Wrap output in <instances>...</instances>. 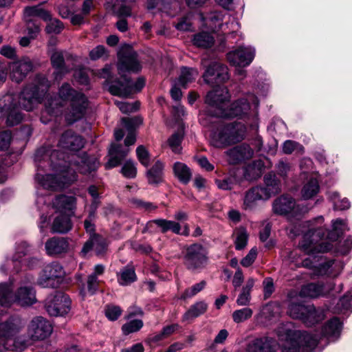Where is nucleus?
Here are the masks:
<instances>
[{"label":"nucleus","instance_id":"nucleus-1","mask_svg":"<svg viewBox=\"0 0 352 352\" xmlns=\"http://www.w3.org/2000/svg\"><path fill=\"white\" fill-rule=\"evenodd\" d=\"M34 159L38 168L35 179L43 188L58 190L76 181V172L67 164L63 153L40 148L36 151Z\"/></svg>","mask_w":352,"mask_h":352},{"label":"nucleus","instance_id":"nucleus-2","mask_svg":"<svg viewBox=\"0 0 352 352\" xmlns=\"http://www.w3.org/2000/svg\"><path fill=\"white\" fill-rule=\"evenodd\" d=\"M230 97L226 87H219L208 92L206 97L207 109L205 113L200 115L201 124L208 126V119L210 117L241 118L248 116L250 111L254 115L257 113L258 100L254 94H249L246 98L234 101L228 109H226Z\"/></svg>","mask_w":352,"mask_h":352},{"label":"nucleus","instance_id":"nucleus-3","mask_svg":"<svg viewBox=\"0 0 352 352\" xmlns=\"http://www.w3.org/2000/svg\"><path fill=\"white\" fill-rule=\"evenodd\" d=\"M69 102V106L65 110V118L68 124H73L81 119L87 106L85 96L75 90L67 82L63 83L58 89V99H47L45 103V109L43 112L41 120L45 113L58 116L62 112L60 108L63 103Z\"/></svg>","mask_w":352,"mask_h":352},{"label":"nucleus","instance_id":"nucleus-4","mask_svg":"<svg viewBox=\"0 0 352 352\" xmlns=\"http://www.w3.org/2000/svg\"><path fill=\"white\" fill-rule=\"evenodd\" d=\"M323 221V217H319L311 223L306 222L292 225L288 228V235L294 238L303 232V228L310 227L299 243L300 248L307 254L327 252L331 249V244L323 241L327 230L322 226Z\"/></svg>","mask_w":352,"mask_h":352},{"label":"nucleus","instance_id":"nucleus-5","mask_svg":"<svg viewBox=\"0 0 352 352\" xmlns=\"http://www.w3.org/2000/svg\"><path fill=\"white\" fill-rule=\"evenodd\" d=\"M118 70L121 78L111 82L109 92L114 96L127 98L133 94V82L124 76L126 72H138L141 65L137 58V53L129 47H122L118 52Z\"/></svg>","mask_w":352,"mask_h":352},{"label":"nucleus","instance_id":"nucleus-6","mask_svg":"<svg viewBox=\"0 0 352 352\" xmlns=\"http://www.w3.org/2000/svg\"><path fill=\"white\" fill-rule=\"evenodd\" d=\"M50 87V82L45 76L36 75L34 82L27 85L21 91L19 99V104L25 110L32 111L41 102Z\"/></svg>","mask_w":352,"mask_h":352},{"label":"nucleus","instance_id":"nucleus-7","mask_svg":"<svg viewBox=\"0 0 352 352\" xmlns=\"http://www.w3.org/2000/svg\"><path fill=\"white\" fill-rule=\"evenodd\" d=\"M280 340H285L282 344V352H298L300 347L307 351H312L318 344V337L306 332L287 329L283 335L278 331Z\"/></svg>","mask_w":352,"mask_h":352},{"label":"nucleus","instance_id":"nucleus-8","mask_svg":"<svg viewBox=\"0 0 352 352\" xmlns=\"http://www.w3.org/2000/svg\"><path fill=\"white\" fill-rule=\"evenodd\" d=\"M36 301V292L32 285H20L13 294L12 284H0V306L9 307L13 302L21 306H29Z\"/></svg>","mask_w":352,"mask_h":352},{"label":"nucleus","instance_id":"nucleus-9","mask_svg":"<svg viewBox=\"0 0 352 352\" xmlns=\"http://www.w3.org/2000/svg\"><path fill=\"white\" fill-rule=\"evenodd\" d=\"M244 137V127L241 124L229 123L218 124L217 131L211 135V144L217 148H223L240 142Z\"/></svg>","mask_w":352,"mask_h":352},{"label":"nucleus","instance_id":"nucleus-10","mask_svg":"<svg viewBox=\"0 0 352 352\" xmlns=\"http://www.w3.org/2000/svg\"><path fill=\"white\" fill-rule=\"evenodd\" d=\"M184 263L192 272L204 269L208 263L207 252L204 248L198 243L187 246L184 251Z\"/></svg>","mask_w":352,"mask_h":352},{"label":"nucleus","instance_id":"nucleus-11","mask_svg":"<svg viewBox=\"0 0 352 352\" xmlns=\"http://www.w3.org/2000/svg\"><path fill=\"white\" fill-rule=\"evenodd\" d=\"M52 332V327L49 321L42 316L33 318L27 327V335L23 336L28 341L27 347L32 342L43 340L49 337Z\"/></svg>","mask_w":352,"mask_h":352},{"label":"nucleus","instance_id":"nucleus-12","mask_svg":"<svg viewBox=\"0 0 352 352\" xmlns=\"http://www.w3.org/2000/svg\"><path fill=\"white\" fill-rule=\"evenodd\" d=\"M65 276L63 267L56 262L51 263L41 270L36 283L43 288H56Z\"/></svg>","mask_w":352,"mask_h":352},{"label":"nucleus","instance_id":"nucleus-13","mask_svg":"<svg viewBox=\"0 0 352 352\" xmlns=\"http://www.w3.org/2000/svg\"><path fill=\"white\" fill-rule=\"evenodd\" d=\"M23 114L19 111L12 95H7L0 101V120H5L9 126L19 124L23 120Z\"/></svg>","mask_w":352,"mask_h":352},{"label":"nucleus","instance_id":"nucleus-14","mask_svg":"<svg viewBox=\"0 0 352 352\" xmlns=\"http://www.w3.org/2000/svg\"><path fill=\"white\" fill-rule=\"evenodd\" d=\"M70 306L69 297L62 292H56L55 294L47 296L45 300L46 311L52 316L67 314L70 310Z\"/></svg>","mask_w":352,"mask_h":352},{"label":"nucleus","instance_id":"nucleus-15","mask_svg":"<svg viewBox=\"0 0 352 352\" xmlns=\"http://www.w3.org/2000/svg\"><path fill=\"white\" fill-rule=\"evenodd\" d=\"M203 78L208 84L223 83L229 78L228 67L219 62H213L206 68Z\"/></svg>","mask_w":352,"mask_h":352},{"label":"nucleus","instance_id":"nucleus-16","mask_svg":"<svg viewBox=\"0 0 352 352\" xmlns=\"http://www.w3.org/2000/svg\"><path fill=\"white\" fill-rule=\"evenodd\" d=\"M255 50L250 47H240L227 54L230 63L235 67L249 65L254 57Z\"/></svg>","mask_w":352,"mask_h":352},{"label":"nucleus","instance_id":"nucleus-17","mask_svg":"<svg viewBox=\"0 0 352 352\" xmlns=\"http://www.w3.org/2000/svg\"><path fill=\"white\" fill-rule=\"evenodd\" d=\"M34 64L32 60L27 56L14 62L10 65V78L16 82H21L27 75L33 70Z\"/></svg>","mask_w":352,"mask_h":352},{"label":"nucleus","instance_id":"nucleus-18","mask_svg":"<svg viewBox=\"0 0 352 352\" xmlns=\"http://www.w3.org/2000/svg\"><path fill=\"white\" fill-rule=\"evenodd\" d=\"M267 200L266 196L261 190V186H256L245 192L241 207L245 211H254L257 208L259 201Z\"/></svg>","mask_w":352,"mask_h":352},{"label":"nucleus","instance_id":"nucleus-19","mask_svg":"<svg viewBox=\"0 0 352 352\" xmlns=\"http://www.w3.org/2000/svg\"><path fill=\"white\" fill-rule=\"evenodd\" d=\"M85 144V141L81 136L72 130L65 131L60 136L58 146L65 150L78 151Z\"/></svg>","mask_w":352,"mask_h":352},{"label":"nucleus","instance_id":"nucleus-20","mask_svg":"<svg viewBox=\"0 0 352 352\" xmlns=\"http://www.w3.org/2000/svg\"><path fill=\"white\" fill-rule=\"evenodd\" d=\"M228 160L230 164H236L250 160L254 155V151L249 145L241 144L226 151Z\"/></svg>","mask_w":352,"mask_h":352},{"label":"nucleus","instance_id":"nucleus-21","mask_svg":"<svg viewBox=\"0 0 352 352\" xmlns=\"http://www.w3.org/2000/svg\"><path fill=\"white\" fill-rule=\"evenodd\" d=\"M65 52L58 50H52L50 52L51 63L55 69L54 76L56 80H60L63 76L69 72L65 65Z\"/></svg>","mask_w":352,"mask_h":352},{"label":"nucleus","instance_id":"nucleus-22","mask_svg":"<svg viewBox=\"0 0 352 352\" xmlns=\"http://www.w3.org/2000/svg\"><path fill=\"white\" fill-rule=\"evenodd\" d=\"M333 289L332 283L327 285H320L316 283H309L303 285L299 292L301 297L317 298L320 296H324L330 290Z\"/></svg>","mask_w":352,"mask_h":352},{"label":"nucleus","instance_id":"nucleus-23","mask_svg":"<svg viewBox=\"0 0 352 352\" xmlns=\"http://www.w3.org/2000/svg\"><path fill=\"white\" fill-rule=\"evenodd\" d=\"M263 182L264 186H261V190L266 196L267 200L272 196L280 192L281 184L274 174H266L263 177Z\"/></svg>","mask_w":352,"mask_h":352},{"label":"nucleus","instance_id":"nucleus-24","mask_svg":"<svg viewBox=\"0 0 352 352\" xmlns=\"http://www.w3.org/2000/svg\"><path fill=\"white\" fill-rule=\"evenodd\" d=\"M295 206V200L292 197L282 195L274 201L272 210L275 214L285 215L292 212L294 209Z\"/></svg>","mask_w":352,"mask_h":352},{"label":"nucleus","instance_id":"nucleus-25","mask_svg":"<svg viewBox=\"0 0 352 352\" xmlns=\"http://www.w3.org/2000/svg\"><path fill=\"white\" fill-rule=\"evenodd\" d=\"M76 199L73 196L60 195L56 196L52 201V206L57 213L67 214L74 209Z\"/></svg>","mask_w":352,"mask_h":352},{"label":"nucleus","instance_id":"nucleus-26","mask_svg":"<svg viewBox=\"0 0 352 352\" xmlns=\"http://www.w3.org/2000/svg\"><path fill=\"white\" fill-rule=\"evenodd\" d=\"M129 152V148H122L120 145L112 144L109 151L110 158L105 164L106 168H111L118 166Z\"/></svg>","mask_w":352,"mask_h":352},{"label":"nucleus","instance_id":"nucleus-27","mask_svg":"<svg viewBox=\"0 0 352 352\" xmlns=\"http://www.w3.org/2000/svg\"><path fill=\"white\" fill-rule=\"evenodd\" d=\"M45 249L50 255L58 254L68 250L69 243L63 237H52L45 243Z\"/></svg>","mask_w":352,"mask_h":352},{"label":"nucleus","instance_id":"nucleus-28","mask_svg":"<svg viewBox=\"0 0 352 352\" xmlns=\"http://www.w3.org/2000/svg\"><path fill=\"white\" fill-rule=\"evenodd\" d=\"M248 352H275L272 340L267 338H257L249 343Z\"/></svg>","mask_w":352,"mask_h":352},{"label":"nucleus","instance_id":"nucleus-29","mask_svg":"<svg viewBox=\"0 0 352 352\" xmlns=\"http://www.w3.org/2000/svg\"><path fill=\"white\" fill-rule=\"evenodd\" d=\"M72 229V222L67 214L58 213L54 218L52 232L66 233Z\"/></svg>","mask_w":352,"mask_h":352},{"label":"nucleus","instance_id":"nucleus-30","mask_svg":"<svg viewBox=\"0 0 352 352\" xmlns=\"http://www.w3.org/2000/svg\"><path fill=\"white\" fill-rule=\"evenodd\" d=\"M254 283L255 280L253 278H249L246 280L236 300L238 306L245 307L250 305L251 301V292L254 287Z\"/></svg>","mask_w":352,"mask_h":352},{"label":"nucleus","instance_id":"nucleus-31","mask_svg":"<svg viewBox=\"0 0 352 352\" xmlns=\"http://www.w3.org/2000/svg\"><path fill=\"white\" fill-rule=\"evenodd\" d=\"M320 191L318 179L310 176L305 182L301 189V196L304 199H309L315 197Z\"/></svg>","mask_w":352,"mask_h":352},{"label":"nucleus","instance_id":"nucleus-32","mask_svg":"<svg viewBox=\"0 0 352 352\" xmlns=\"http://www.w3.org/2000/svg\"><path fill=\"white\" fill-rule=\"evenodd\" d=\"M342 323L337 318L330 320L323 327L322 334L331 340H336L340 334Z\"/></svg>","mask_w":352,"mask_h":352},{"label":"nucleus","instance_id":"nucleus-33","mask_svg":"<svg viewBox=\"0 0 352 352\" xmlns=\"http://www.w3.org/2000/svg\"><path fill=\"white\" fill-rule=\"evenodd\" d=\"M106 242L104 239L98 235H95L87 241L83 248L82 252L84 253L88 252L89 250H93L97 254H102L106 249Z\"/></svg>","mask_w":352,"mask_h":352},{"label":"nucleus","instance_id":"nucleus-34","mask_svg":"<svg viewBox=\"0 0 352 352\" xmlns=\"http://www.w3.org/2000/svg\"><path fill=\"white\" fill-rule=\"evenodd\" d=\"M164 164L157 161L153 166L147 170L146 177L150 184H157L162 182Z\"/></svg>","mask_w":352,"mask_h":352},{"label":"nucleus","instance_id":"nucleus-35","mask_svg":"<svg viewBox=\"0 0 352 352\" xmlns=\"http://www.w3.org/2000/svg\"><path fill=\"white\" fill-rule=\"evenodd\" d=\"M136 274L133 267L126 266L117 273V280L120 285L126 286L136 280Z\"/></svg>","mask_w":352,"mask_h":352},{"label":"nucleus","instance_id":"nucleus-36","mask_svg":"<svg viewBox=\"0 0 352 352\" xmlns=\"http://www.w3.org/2000/svg\"><path fill=\"white\" fill-rule=\"evenodd\" d=\"M184 131L182 129L173 133L165 143L175 153H181L182 150V142L184 140Z\"/></svg>","mask_w":352,"mask_h":352},{"label":"nucleus","instance_id":"nucleus-37","mask_svg":"<svg viewBox=\"0 0 352 352\" xmlns=\"http://www.w3.org/2000/svg\"><path fill=\"white\" fill-rule=\"evenodd\" d=\"M307 307H311L314 310L305 311L301 321L307 326H311L321 320L324 318V313L321 309H316L313 305H307Z\"/></svg>","mask_w":352,"mask_h":352},{"label":"nucleus","instance_id":"nucleus-38","mask_svg":"<svg viewBox=\"0 0 352 352\" xmlns=\"http://www.w3.org/2000/svg\"><path fill=\"white\" fill-rule=\"evenodd\" d=\"M208 309V305L204 301L197 302L184 314L183 320H189L204 314Z\"/></svg>","mask_w":352,"mask_h":352},{"label":"nucleus","instance_id":"nucleus-39","mask_svg":"<svg viewBox=\"0 0 352 352\" xmlns=\"http://www.w3.org/2000/svg\"><path fill=\"white\" fill-rule=\"evenodd\" d=\"M192 43L198 47L209 48L213 45L214 38L211 34L202 32L194 35Z\"/></svg>","mask_w":352,"mask_h":352},{"label":"nucleus","instance_id":"nucleus-40","mask_svg":"<svg viewBox=\"0 0 352 352\" xmlns=\"http://www.w3.org/2000/svg\"><path fill=\"white\" fill-rule=\"evenodd\" d=\"M175 175L183 184H188L192 177L190 168L182 162H175L173 166Z\"/></svg>","mask_w":352,"mask_h":352},{"label":"nucleus","instance_id":"nucleus-41","mask_svg":"<svg viewBox=\"0 0 352 352\" xmlns=\"http://www.w3.org/2000/svg\"><path fill=\"white\" fill-rule=\"evenodd\" d=\"M311 310H314L311 307L292 302L289 305L287 313L292 318L302 320L304 314H305V311H311Z\"/></svg>","mask_w":352,"mask_h":352},{"label":"nucleus","instance_id":"nucleus-42","mask_svg":"<svg viewBox=\"0 0 352 352\" xmlns=\"http://www.w3.org/2000/svg\"><path fill=\"white\" fill-rule=\"evenodd\" d=\"M155 223L161 228L162 232L164 233L168 230H171L175 234H180L181 226L179 223L173 221H169L163 219H155L149 223Z\"/></svg>","mask_w":352,"mask_h":352},{"label":"nucleus","instance_id":"nucleus-43","mask_svg":"<svg viewBox=\"0 0 352 352\" xmlns=\"http://www.w3.org/2000/svg\"><path fill=\"white\" fill-rule=\"evenodd\" d=\"M198 76L197 70L192 68L184 67L181 70V74L178 79V85L184 88L186 87V85L195 80Z\"/></svg>","mask_w":352,"mask_h":352},{"label":"nucleus","instance_id":"nucleus-44","mask_svg":"<svg viewBox=\"0 0 352 352\" xmlns=\"http://www.w3.org/2000/svg\"><path fill=\"white\" fill-rule=\"evenodd\" d=\"M335 263L332 260L326 261L324 259L321 258V262L319 263L318 266H314V274L316 276H324V275H329V276H336V274L333 272V267H334ZM312 267V265L311 266Z\"/></svg>","mask_w":352,"mask_h":352},{"label":"nucleus","instance_id":"nucleus-45","mask_svg":"<svg viewBox=\"0 0 352 352\" xmlns=\"http://www.w3.org/2000/svg\"><path fill=\"white\" fill-rule=\"evenodd\" d=\"M98 167V162L95 157H86L77 165L78 170L82 174H89L95 171Z\"/></svg>","mask_w":352,"mask_h":352},{"label":"nucleus","instance_id":"nucleus-46","mask_svg":"<svg viewBox=\"0 0 352 352\" xmlns=\"http://www.w3.org/2000/svg\"><path fill=\"white\" fill-rule=\"evenodd\" d=\"M122 125L129 131L126 138L124 140V144L126 146L133 145L135 142V135L133 131L134 120L129 118H123L121 119Z\"/></svg>","mask_w":352,"mask_h":352},{"label":"nucleus","instance_id":"nucleus-47","mask_svg":"<svg viewBox=\"0 0 352 352\" xmlns=\"http://www.w3.org/2000/svg\"><path fill=\"white\" fill-rule=\"evenodd\" d=\"M144 326V322L140 319L131 320L124 323L121 328L122 334L128 336L131 333L139 331Z\"/></svg>","mask_w":352,"mask_h":352},{"label":"nucleus","instance_id":"nucleus-48","mask_svg":"<svg viewBox=\"0 0 352 352\" xmlns=\"http://www.w3.org/2000/svg\"><path fill=\"white\" fill-rule=\"evenodd\" d=\"M253 310L250 307H243L233 311L232 318L235 323L243 322L252 318Z\"/></svg>","mask_w":352,"mask_h":352},{"label":"nucleus","instance_id":"nucleus-49","mask_svg":"<svg viewBox=\"0 0 352 352\" xmlns=\"http://www.w3.org/2000/svg\"><path fill=\"white\" fill-rule=\"evenodd\" d=\"M32 252V248L28 245L26 242H21L19 243L16 248V253L14 256L12 260L7 261V265H9L10 263H14L16 262L19 258L23 256L30 254Z\"/></svg>","mask_w":352,"mask_h":352},{"label":"nucleus","instance_id":"nucleus-50","mask_svg":"<svg viewBox=\"0 0 352 352\" xmlns=\"http://www.w3.org/2000/svg\"><path fill=\"white\" fill-rule=\"evenodd\" d=\"M25 14L29 16H38L45 20H47L50 17L49 13L43 9L41 6H34L27 7L24 10Z\"/></svg>","mask_w":352,"mask_h":352},{"label":"nucleus","instance_id":"nucleus-51","mask_svg":"<svg viewBox=\"0 0 352 352\" xmlns=\"http://www.w3.org/2000/svg\"><path fill=\"white\" fill-rule=\"evenodd\" d=\"M121 172L127 178H134L137 175V168L133 161L127 160L123 165Z\"/></svg>","mask_w":352,"mask_h":352},{"label":"nucleus","instance_id":"nucleus-52","mask_svg":"<svg viewBox=\"0 0 352 352\" xmlns=\"http://www.w3.org/2000/svg\"><path fill=\"white\" fill-rule=\"evenodd\" d=\"M248 234L245 229L242 228L236 232L235 248L241 250L243 249L248 242Z\"/></svg>","mask_w":352,"mask_h":352},{"label":"nucleus","instance_id":"nucleus-53","mask_svg":"<svg viewBox=\"0 0 352 352\" xmlns=\"http://www.w3.org/2000/svg\"><path fill=\"white\" fill-rule=\"evenodd\" d=\"M64 25L63 23L56 19H50L46 28L45 31L47 34H58L63 30Z\"/></svg>","mask_w":352,"mask_h":352},{"label":"nucleus","instance_id":"nucleus-54","mask_svg":"<svg viewBox=\"0 0 352 352\" xmlns=\"http://www.w3.org/2000/svg\"><path fill=\"white\" fill-rule=\"evenodd\" d=\"M283 151L285 154H291L292 152L297 151L302 153L304 152V147L299 143L293 140H287L283 145Z\"/></svg>","mask_w":352,"mask_h":352},{"label":"nucleus","instance_id":"nucleus-55","mask_svg":"<svg viewBox=\"0 0 352 352\" xmlns=\"http://www.w3.org/2000/svg\"><path fill=\"white\" fill-rule=\"evenodd\" d=\"M105 316L111 320H116L122 314V310L119 306L114 305H108L105 307Z\"/></svg>","mask_w":352,"mask_h":352},{"label":"nucleus","instance_id":"nucleus-56","mask_svg":"<svg viewBox=\"0 0 352 352\" xmlns=\"http://www.w3.org/2000/svg\"><path fill=\"white\" fill-rule=\"evenodd\" d=\"M206 285V281L201 280V282L192 285V287L185 290V292L183 293L182 296V298L184 299H186L194 296L197 293L201 292L205 287Z\"/></svg>","mask_w":352,"mask_h":352},{"label":"nucleus","instance_id":"nucleus-57","mask_svg":"<svg viewBox=\"0 0 352 352\" xmlns=\"http://www.w3.org/2000/svg\"><path fill=\"white\" fill-rule=\"evenodd\" d=\"M131 203L138 209L145 212H151L157 208V206L148 201H144L142 199H133Z\"/></svg>","mask_w":352,"mask_h":352},{"label":"nucleus","instance_id":"nucleus-58","mask_svg":"<svg viewBox=\"0 0 352 352\" xmlns=\"http://www.w3.org/2000/svg\"><path fill=\"white\" fill-rule=\"evenodd\" d=\"M136 154L140 162L144 166L149 164V155L148 151L143 146H139L136 149Z\"/></svg>","mask_w":352,"mask_h":352},{"label":"nucleus","instance_id":"nucleus-59","mask_svg":"<svg viewBox=\"0 0 352 352\" xmlns=\"http://www.w3.org/2000/svg\"><path fill=\"white\" fill-rule=\"evenodd\" d=\"M115 104L123 113H129L134 112L138 109V106L135 103L131 104L129 102L116 100Z\"/></svg>","mask_w":352,"mask_h":352},{"label":"nucleus","instance_id":"nucleus-60","mask_svg":"<svg viewBox=\"0 0 352 352\" xmlns=\"http://www.w3.org/2000/svg\"><path fill=\"white\" fill-rule=\"evenodd\" d=\"M11 140V133L7 130L0 129V150L7 149Z\"/></svg>","mask_w":352,"mask_h":352},{"label":"nucleus","instance_id":"nucleus-61","mask_svg":"<svg viewBox=\"0 0 352 352\" xmlns=\"http://www.w3.org/2000/svg\"><path fill=\"white\" fill-rule=\"evenodd\" d=\"M276 170L278 174L285 178L287 176L289 172L291 171L292 166L289 162L281 160L277 164Z\"/></svg>","mask_w":352,"mask_h":352},{"label":"nucleus","instance_id":"nucleus-62","mask_svg":"<svg viewBox=\"0 0 352 352\" xmlns=\"http://www.w3.org/2000/svg\"><path fill=\"white\" fill-rule=\"evenodd\" d=\"M257 250L255 248H252L250 250L249 253L241 260V264L243 267H249L250 266L254 261L256 258Z\"/></svg>","mask_w":352,"mask_h":352},{"label":"nucleus","instance_id":"nucleus-63","mask_svg":"<svg viewBox=\"0 0 352 352\" xmlns=\"http://www.w3.org/2000/svg\"><path fill=\"white\" fill-rule=\"evenodd\" d=\"M74 78L82 85H87L89 82V76L85 69L76 70L74 73Z\"/></svg>","mask_w":352,"mask_h":352},{"label":"nucleus","instance_id":"nucleus-64","mask_svg":"<svg viewBox=\"0 0 352 352\" xmlns=\"http://www.w3.org/2000/svg\"><path fill=\"white\" fill-rule=\"evenodd\" d=\"M106 52L105 47L103 45H98L89 52V57L91 60H97L102 58Z\"/></svg>","mask_w":352,"mask_h":352}]
</instances>
